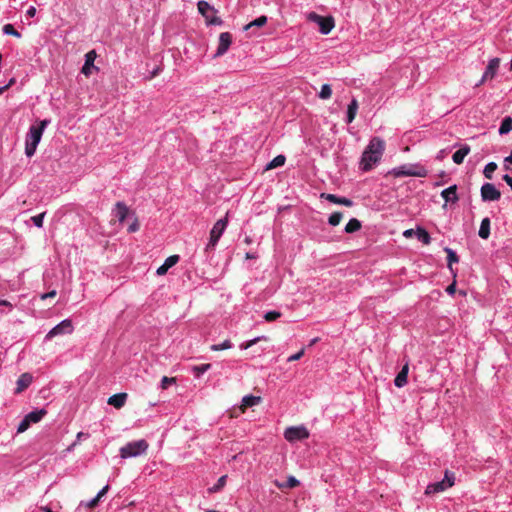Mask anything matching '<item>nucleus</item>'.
Wrapping results in <instances>:
<instances>
[{
  "label": "nucleus",
  "instance_id": "4be33fe9",
  "mask_svg": "<svg viewBox=\"0 0 512 512\" xmlns=\"http://www.w3.org/2000/svg\"><path fill=\"white\" fill-rule=\"evenodd\" d=\"M362 227L361 222L356 218H351L345 226V232L348 234L359 231Z\"/></svg>",
  "mask_w": 512,
  "mask_h": 512
},
{
  "label": "nucleus",
  "instance_id": "e433bc0d",
  "mask_svg": "<svg viewBox=\"0 0 512 512\" xmlns=\"http://www.w3.org/2000/svg\"><path fill=\"white\" fill-rule=\"evenodd\" d=\"M280 317H281V313L279 311H269V312L264 314V319L267 322L275 321V320H277Z\"/></svg>",
  "mask_w": 512,
  "mask_h": 512
},
{
  "label": "nucleus",
  "instance_id": "c9c22d12",
  "mask_svg": "<svg viewBox=\"0 0 512 512\" xmlns=\"http://www.w3.org/2000/svg\"><path fill=\"white\" fill-rule=\"evenodd\" d=\"M3 32L6 35L15 36V37H18V38L21 36V34L14 28V26L12 24L4 25Z\"/></svg>",
  "mask_w": 512,
  "mask_h": 512
},
{
  "label": "nucleus",
  "instance_id": "ea45409f",
  "mask_svg": "<svg viewBox=\"0 0 512 512\" xmlns=\"http://www.w3.org/2000/svg\"><path fill=\"white\" fill-rule=\"evenodd\" d=\"M45 212L40 213L39 215L33 216L31 220L33 221L34 225L41 228L43 226V219L45 217Z\"/></svg>",
  "mask_w": 512,
  "mask_h": 512
},
{
  "label": "nucleus",
  "instance_id": "49530a36",
  "mask_svg": "<svg viewBox=\"0 0 512 512\" xmlns=\"http://www.w3.org/2000/svg\"><path fill=\"white\" fill-rule=\"evenodd\" d=\"M260 339H261L260 337H257L255 339H252L250 341H247V342L241 344V349H248V348H250L251 346L256 344Z\"/></svg>",
  "mask_w": 512,
  "mask_h": 512
},
{
  "label": "nucleus",
  "instance_id": "cd10ccee",
  "mask_svg": "<svg viewBox=\"0 0 512 512\" xmlns=\"http://www.w3.org/2000/svg\"><path fill=\"white\" fill-rule=\"evenodd\" d=\"M285 161H286V158L284 155H278L267 164L266 170H271V169L283 166Z\"/></svg>",
  "mask_w": 512,
  "mask_h": 512
},
{
  "label": "nucleus",
  "instance_id": "72a5a7b5",
  "mask_svg": "<svg viewBox=\"0 0 512 512\" xmlns=\"http://www.w3.org/2000/svg\"><path fill=\"white\" fill-rule=\"evenodd\" d=\"M226 480H227L226 475L221 476L218 479L217 483L209 489L210 492L215 493V492H218L219 490H221L225 486Z\"/></svg>",
  "mask_w": 512,
  "mask_h": 512
},
{
  "label": "nucleus",
  "instance_id": "a878e982",
  "mask_svg": "<svg viewBox=\"0 0 512 512\" xmlns=\"http://www.w3.org/2000/svg\"><path fill=\"white\" fill-rule=\"evenodd\" d=\"M512 131V117H505L500 125L499 134L504 135Z\"/></svg>",
  "mask_w": 512,
  "mask_h": 512
},
{
  "label": "nucleus",
  "instance_id": "0e129e2a",
  "mask_svg": "<svg viewBox=\"0 0 512 512\" xmlns=\"http://www.w3.org/2000/svg\"><path fill=\"white\" fill-rule=\"evenodd\" d=\"M505 162H510L512 163V151H511V154L505 158Z\"/></svg>",
  "mask_w": 512,
  "mask_h": 512
},
{
  "label": "nucleus",
  "instance_id": "b1692460",
  "mask_svg": "<svg viewBox=\"0 0 512 512\" xmlns=\"http://www.w3.org/2000/svg\"><path fill=\"white\" fill-rule=\"evenodd\" d=\"M47 414V411L44 409L35 410L26 415V418L29 420L30 423H37L39 422L45 415Z\"/></svg>",
  "mask_w": 512,
  "mask_h": 512
},
{
  "label": "nucleus",
  "instance_id": "2f4dec72",
  "mask_svg": "<svg viewBox=\"0 0 512 512\" xmlns=\"http://www.w3.org/2000/svg\"><path fill=\"white\" fill-rule=\"evenodd\" d=\"M496 169H497V164L495 162L488 163L485 166L484 171H483L485 178L492 179L493 173L495 172Z\"/></svg>",
  "mask_w": 512,
  "mask_h": 512
},
{
  "label": "nucleus",
  "instance_id": "de8ad7c7",
  "mask_svg": "<svg viewBox=\"0 0 512 512\" xmlns=\"http://www.w3.org/2000/svg\"><path fill=\"white\" fill-rule=\"evenodd\" d=\"M139 229V223L138 220L135 219V221L128 227V232H136Z\"/></svg>",
  "mask_w": 512,
  "mask_h": 512
},
{
  "label": "nucleus",
  "instance_id": "a19ab883",
  "mask_svg": "<svg viewBox=\"0 0 512 512\" xmlns=\"http://www.w3.org/2000/svg\"><path fill=\"white\" fill-rule=\"evenodd\" d=\"M30 422L29 420L26 418V416L24 417V419L20 422L18 428H17V433H23L25 432L29 426H30Z\"/></svg>",
  "mask_w": 512,
  "mask_h": 512
},
{
  "label": "nucleus",
  "instance_id": "9d476101",
  "mask_svg": "<svg viewBox=\"0 0 512 512\" xmlns=\"http://www.w3.org/2000/svg\"><path fill=\"white\" fill-rule=\"evenodd\" d=\"M501 197L500 191L492 183H485L481 187V198L483 201H496Z\"/></svg>",
  "mask_w": 512,
  "mask_h": 512
},
{
  "label": "nucleus",
  "instance_id": "f8f14e48",
  "mask_svg": "<svg viewBox=\"0 0 512 512\" xmlns=\"http://www.w3.org/2000/svg\"><path fill=\"white\" fill-rule=\"evenodd\" d=\"M500 65V59L499 58H493L489 61L488 66L484 72V75L480 81V84H482L487 79H492L497 73V70Z\"/></svg>",
  "mask_w": 512,
  "mask_h": 512
},
{
  "label": "nucleus",
  "instance_id": "603ef678",
  "mask_svg": "<svg viewBox=\"0 0 512 512\" xmlns=\"http://www.w3.org/2000/svg\"><path fill=\"white\" fill-rule=\"evenodd\" d=\"M56 294H57L56 290H52V291H50L48 293H45V294L41 295V299L45 300L47 298H53V297L56 296Z\"/></svg>",
  "mask_w": 512,
  "mask_h": 512
},
{
  "label": "nucleus",
  "instance_id": "3c124183",
  "mask_svg": "<svg viewBox=\"0 0 512 512\" xmlns=\"http://www.w3.org/2000/svg\"><path fill=\"white\" fill-rule=\"evenodd\" d=\"M109 490V485H106L105 487H103L99 492L98 494L96 495V497L100 500Z\"/></svg>",
  "mask_w": 512,
  "mask_h": 512
},
{
  "label": "nucleus",
  "instance_id": "338daca9",
  "mask_svg": "<svg viewBox=\"0 0 512 512\" xmlns=\"http://www.w3.org/2000/svg\"><path fill=\"white\" fill-rule=\"evenodd\" d=\"M246 258H247V259H252V258H255V256H254V255H252V254H250V253H247V254H246Z\"/></svg>",
  "mask_w": 512,
  "mask_h": 512
},
{
  "label": "nucleus",
  "instance_id": "6e6552de",
  "mask_svg": "<svg viewBox=\"0 0 512 512\" xmlns=\"http://www.w3.org/2000/svg\"><path fill=\"white\" fill-rule=\"evenodd\" d=\"M284 437L288 442H295L309 437V432L304 426H291L284 432Z\"/></svg>",
  "mask_w": 512,
  "mask_h": 512
},
{
  "label": "nucleus",
  "instance_id": "774afa93",
  "mask_svg": "<svg viewBox=\"0 0 512 512\" xmlns=\"http://www.w3.org/2000/svg\"><path fill=\"white\" fill-rule=\"evenodd\" d=\"M14 83H15V79H14V78H12V79L9 81V83H8L7 85H9V87H10V86H12Z\"/></svg>",
  "mask_w": 512,
  "mask_h": 512
},
{
  "label": "nucleus",
  "instance_id": "ddd939ff",
  "mask_svg": "<svg viewBox=\"0 0 512 512\" xmlns=\"http://www.w3.org/2000/svg\"><path fill=\"white\" fill-rule=\"evenodd\" d=\"M32 381H33L32 374H30L28 372L21 374L16 382L17 387L15 390V393L16 394L22 393L24 390H26L31 385Z\"/></svg>",
  "mask_w": 512,
  "mask_h": 512
},
{
  "label": "nucleus",
  "instance_id": "5701e85b",
  "mask_svg": "<svg viewBox=\"0 0 512 512\" xmlns=\"http://www.w3.org/2000/svg\"><path fill=\"white\" fill-rule=\"evenodd\" d=\"M115 206H116V210H117L118 220H119V222L122 223L126 219L128 213H129V209L126 206V204L123 202H117Z\"/></svg>",
  "mask_w": 512,
  "mask_h": 512
},
{
  "label": "nucleus",
  "instance_id": "7ed1b4c3",
  "mask_svg": "<svg viewBox=\"0 0 512 512\" xmlns=\"http://www.w3.org/2000/svg\"><path fill=\"white\" fill-rule=\"evenodd\" d=\"M148 447L149 444L144 439L129 442L125 446L120 448V456L124 459L130 457H137L141 454L146 453Z\"/></svg>",
  "mask_w": 512,
  "mask_h": 512
},
{
  "label": "nucleus",
  "instance_id": "052dcab7",
  "mask_svg": "<svg viewBox=\"0 0 512 512\" xmlns=\"http://www.w3.org/2000/svg\"><path fill=\"white\" fill-rule=\"evenodd\" d=\"M274 484L276 487H278L279 489H285V483H281L277 480L274 481Z\"/></svg>",
  "mask_w": 512,
  "mask_h": 512
},
{
  "label": "nucleus",
  "instance_id": "6e6d98bb",
  "mask_svg": "<svg viewBox=\"0 0 512 512\" xmlns=\"http://www.w3.org/2000/svg\"><path fill=\"white\" fill-rule=\"evenodd\" d=\"M503 180L510 186L512 190V177H510L508 174L503 176Z\"/></svg>",
  "mask_w": 512,
  "mask_h": 512
},
{
  "label": "nucleus",
  "instance_id": "412c9836",
  "mask_svg": "<svg viewBox=\"0 0 512 512\" xmlns=\"http://www.w3.org/2000/svg\"><path fill=\"white\" fill-rule=\"evenodd\" d=\"M479 237L482 239H488L490 236V219L488 217L482 219L479 229Z\"/></svg>",
  "mask_w": 512,
  "mask_h": 512
},
{
  "label": "nucleus",
  "instance_id": "7c9ffc66",
  "mask_svg": "<svg viewBox=\"0 0 512 512\" xmlns=\"http://www.w3.org/2000/svg\"><path fill=\"white\" fill-rule=\"evenodd\" d=\"M418 241H421L423 244L428 245L431 242V237L429 233L424 229L418 226Z\"/></svg>",
  "mask_w": 512,
  "mask_h": 512
},
{
  "label": "nucleus",
  "instance_id": "680f3d73",
  "mask_svg": "<svg viewBox=\"0 0 512 512\" xmlns=\"http://www.w3.org/2000/svg\"><path fill=\"white\" fill-rule=\"evenodd\" d=\"M318 341H319V338H318V337L313 338V339L310 341L309 346H313V345H315Z\"/></svg>",
  "mask_w": 512,
  "mask_h": 512
},
{
  "label": "nucleus",
  "instance_id": "e2e57ef3",
  "mask_svg": "<svg viewBox=\"0 0 512 512\" xmlns=\"http://www.w3.org/2000/svg\"><path fill=\"white\" fill-rule=\"evenodd\" d=\"M43 512H53L50 508L46 507V506H42L40 508Z\"/></svg>",
  "mask_w": 512,
  "mask_h": 512
},
{
  "label": "nucleus",
  "instance_id": "4d7b16f0",
  "mask_svg": "<svg viewBox=\"0 0 512 512\" xmlns=\"http://www.w3.org/2000/svg\"><path fill=\"white\" fill-rule=\"evenodd\" d=\"M36 14V8L35 7H30L28 10H27V16L29 17H34Z\"/></svg>",
  "mask_w": 512,
  "mask_h": 512
},
{
  "label": "nucleus",
  "instance_id": "f704fd0d",
  "mask_svg": "<svg viewBox=\"0 0 512 512\" xmlns=\"http://www.w3.org/2000/svg\"><path fill=\"white\" fill-rule=\"evenodd\" d=\"M231 347H232V344H231L230 340H225L221 344L211 345L210 349L213 351H220V350L230 349Z\"/></svg>",
  "mask_w": 512,
  "mask_h": 512
},
{
  "label": "nucleus",
  "instance_id": "39448f33",
  "mask_svg": "<svg viewBox=\"0 0 512 512\" xmlns=\"http://www.w3.org/2000/svg\"><path fill=\"white\" fill-rule=\"evenodd\" d=\"M199 13L205 18L208 25H221L222 20L216 15L217 10L208 2L201 0L197 4Z\"/></svg>",
  "mask_w": 512,
  "mask_h": 512
},
{
  "label": "nucleus",
  "instance_id": "69168bd1",
  "mask_svg": "<svg viewBox=\"0 0 512 512\" xmlns=\"http://www.w3.org/2000/svg\"><path fill=\"white\" fill-rule=\"evenodd\" d=\"M9 88V85L0 88V94Z\"/></svg>",
  "mask_w": 512,
  "mask_h": 512
},
{
  "label": "nucleus",
  "instance_id": "dca6fc26",
  "mask_svg": "<svg viewBox=\"0 0 512 512\" xmlns=\"http://www.w3.org/2000/svg\"><path fill=\"white\" fill-rule=\"evenodd\" d=\"M126 399V393H118L110 396L107 402L109 405L115 407L116 409H120L125 405Z\"/></svg>",
  "mask_w": 512,
  "mask_h": 512
},
{
  "label": "nucleus",
  "instance_id": "09e8293b",
  "mask_svg": "<svg viewBox=\"0 0 512 512\" xmlns=\"http://www.w3.org/2000/svg\"><path fill=\"white\" fill-rule=\"evenodd\" d=\"M99 501L100 500L97 497H95L87 503V507L89 509H94L98 505Z\"/></svg>",
  "mask_w": 512,
  "mask_h": 512
},
{
  "label": "nucleus",
  "instance_id": "20e7f679",
  "mask_svg": "<svg viewBox=\"0 0 512 512\" xmlns=\"http://www.w3.org/2000/svg\"><path fill=\"white\" fill-rule=\"evenodd\" d=\"M307 20L318 24L319 30L322 34H329L335 26V21L332 16H321L316 12H310L307 14Z\"/></svg>",
  "mask_w": 512,
  "mask_h": 512
},
{
  "label": "nucleus",
  "instance_id": "37998d69",
  "mask_svg": "<svg viewBox=\"0 0 512 512\" xmlns=\"http://www.w3.org/2000/svg\"><path fill=\"white\" fill-rule=\"evenodd\" d=\"M394 175L395 176H403V175L415 176L416 171H414V170L405 171L403 168H399V169L394 170Z\"/></svg>",
  "mask_w": 512,
  "mask_h": 512
},
{
  "label": "nucleus",
  "instance_id": "423d86ee",
  "mask_svg": "<svg viewBox=\"0 0 512 512\" xmlns=\"http://www.w3.org/2000/svg\"><path fill=\"white\" fill-rule=\"evenodd\" d=\"M455 477L453 473L446 471L443 480L430 484L425 490L426 495H434L443 492L454 485Z\"/></svg>",
  "mask_w": 512,
  "mask_h": 512
},
{
  "label": "nucleus",
  "instance_id": "bb28decb",
  "mask_svg": "<svg viewBox=\"0 0 512 512\" xmlns=\"http://www.w3.org/2000/svg\"><path fill=\"white\" fill-rule=\"evenodd\" d=\"M267 21H268V18L266 16L262 15V16L258 17L257 19L251 21L247 25H245L244 30L248 31L252 27H262L267 23Z\"/></svg>",
  "mask_w": 512,
  "mask_h": 512
},
{
  "label": "nucleus",
  "instance_id": "c756f323",
  "mask_svg": "<svg viewBox=\"0 0 512 512\" xmlns=\"http://www.w3.org/2000/svg\"><path fill=\"white\" fill-rule=\"evenodd\" d=\"M343 219V213L340 212V211H336L334 213H332L329 218H328V223L331 225V226H337L340 224V222L342 221Z\"/></svg>",
  "mask_w": 512,
  "mask_h": 512
},
{
  "label": "nucleus",
  "instance_id": "0eeeda50",
  "mask_svg": "<svg viewBox=\"0 0 512 512\" xmlns=\"http://www.w3.org/2000/svg\"><path fill=\"white\" fill-rule=\"evenodd\" d=\"M228 224V212L226 213V216L223 219L218 220L211 232H210V239L209 243L207 245V249L213 248L217 242L219 241L220 237L222 236L224 230L226 229Z\"/></svg>",
  "mask_w": 512,
  "mask_h": 512
},
{
  "label": "nucleus",
  "instance_id": "c85d7f7f",
  "mask_svg": "<svg viewBox=\"0 0 512 512\" xmlns=\"http://www.w3.org/2000/svg\"><path fill=\"white\" fill-rule=\"evenodd\" d=\"M444 251L447 253V261H448V267L450 270H452V264L457 263L459 261V258L457 254L450 248L446 247Z\"/></svg>",
  "mask_w": 512,
  "mask_h": 512
},
{
  "label": "nucleus",
  "instance_id": "9b49d317",
  "mask_svg": "<svg viewBox=\"0 0 512 512\" xmlns=\"http://www.w3.org/2000/svg\"><path fill=\"white\" fill-rule=\"evenodd\" d=\"M232 43V35L229 32H222L219 35V43L214 57H220L224 55Z\"/></svg>",
  "mask_w": 512,
  "mask_h": 512
},
{
  "label": "nucleus",
  "instance_id": "4468645a",
  "mask_svg": "<svg viewBox=\"0 0 512 512\" xmlns=\"http://www.w3.org/2000/svg\"><path fill=\"white\" fill-rule=\"evenodd\" d=\"M96 56L97 55L95 50H91L85 55V63L81 69V72L87 77L90 76L92 69L95 68L94 61Z\"/></svg>",
  "mask_w": 512,
  "mask_h": 512
},
{
  "label": "nucleus",
  "instance_id": "864d4df0",
  "mask_svg": "<svg viewBox=\"0 0 512 512\" xmlns=\"http://www.w3.org/2000/svg\"><path fill=\"white\" fill-rule=\"evenodd\" d=\"M446 291H447L449 294H453V293H455V291H456V282L454 281L453 283H451V284L446 288Z\"/></svg>",
  "mask_w": 512,
  "mask_h": 512
},
{
  "label": "nucleus",
  "instance_id": "6ab92c4d",
  "mask_svg": "<svg viewBox=\"0 0 512 512\" xmlns=\"http://www.w3.org/2000/svg\"><path fill=\"white\" fill-rule=\"evenodd\" d=\"M408 371H409V365L406 363L401 371L397 374L394 383L397 387H403L407 383V377H408Z\"/></svg>",
  "mask_w": 512,
  "mask_h": 512
},
{
  "label": "nucleus",
  "instance_id": "c03bdc74",
  "mask_svg": "<svg viewBox=\"0 0 512 512\" xmlns=\"http://www.w3.org/2000/svg\"><path fill=\"white\" fill-rule=\"evenodd\" d=\"M210 367H211L210 364H202V365H199V366H195L193 368V370L196 373V375L199 376L200 374L206 372Z\"/></svg>",
  "mask_w": 512,
  "mask_h": 512
},
{
  "label": "nucleus",
  "instance_id": "aec40b11",
  "mask_svg": "<svg viewBox=\"0 0 512 512\" xmlns=\"http://www.w3.org/2000/svg\"><path fill=\"white\" fill-rule=\"evenodd\" d=\"M469 152H470V147L468 145L462 146L459 150L454 152V154L452 155L453 162L458 165L462 164L464 161V158L469 154Z\"/></svg>",
  "mask_w": 512,
  "mask_h": 512
},
{
  "label": "nucleus",
  "instance_id": "f03ea898",
  "mask_svg": "<svg viewBox=\"0 0 512 512\" xmlns=\"http://www.w3.org/2000/svg\"><path fill=\"white\" fill-rule=\"evenodd\" d=\"M48 123H49V121L45 119V120L40 121L38 126L30 127L29 133L27 135L26 147H25V153L28 157H31L34 155L37 145L41 140L43 131Z\"/></svg>",
  "mask_w": 512,
  "mask_h": 512
},
{
  "label": "nucleus",
  "instance_id": "5fc2aeb1",
  "mask_svg": "<svg viewBox=\"0 0 512 512\" xmlns=\"http://www.w3.org/2000/svg\"><path fill=\"white\" fill-rule=\"evenodd\" d=\"M414 234H416V231L414 229H407L406 231H404L403 235L406 237V238H410L412 237Z\"/></svg>",
  "mask_w": 512,
  "mask_h": 512
},
{
  "label": "nucleus",
  "instance_id": "58836bf2",
  "mask_svg": "<svg viewBox=\"0 0 512 512\" xmlns=\"http://www.w3.org/2000/svg\"><path fill=\"white\" fill-rule=\"evenodd\" d=\"M176 383V378L175 377H167V376H164L161 380V388L163 390L167 389L171 384H174Z\"/></svg>",
  "mask_w": 512,
  "mask_h": 512
},
{
  "label": "nucleus",
  "instance_id": "79ce46f5",
  "mask_svg": "<svg viewBox=\"0 0 512 512\" xmlns=\"http://www.w3.org/2000/svg\"><path fill=\"white\" fill-rule=\"evenodd\" d=\"M300 482L293 476H289L287 482H285V488H295L299 486Z\"/></svg>",
  "mask_w": 512,
  "mask_h": 512
},
{
  "label": "nucleus",
  "instance_id": "4c0bfd02",
  "mask_svg": "<svg viewBox=\"0 0 512 512\" xmlns=\"http://www.w3.org/2000/svg\"><path fill=\"white\" fill-rule=\"evenodd\" d=\"M179 261V255H171L169 256L165 262L163 263L168 269L176 265Z\"/></svg>",
  "mask_w": 512,
  "mask_h": 512
},
{
  "label": "nucleus",
  "instance_id": "2eb2a0df",
  "mask_svg": "<svg viewBox=\"0 0 512 512\" xmlns=\"http://www.w3.org/2000/svg\"><path fill=\"white\" fill-rule=\"evenodd\" d=\"M321 198L323 199H326L327 201L331 202V203H334V204H339V205H344L346 207H351L353 205V201L346 198V197H339L335 194H329V193H322L320 195Z\"/></svg>",
  "mask_w": 512,
  "mask_h": 512
},
{
  "label": "nucleus",
  "instance_id": "f257e3e1",
  "mask_svg": "<svg viewBox=\"0 0 512 512\" xmlns=\"http://www.w3.org/2000/svg\"><path fill=\"white\" fill-rule=\"evenodd\" d=\"M385 149V143L378 137L370 140L368 146L362 154L360 167L364 171L372 169L373 165L380 161Z\"/></svg>",
  "mask_w": 512,
  "mask_h": 512
},
{
  "label": "nucleus",
  "instance_id": "473e14b6",
  "mask_svg": "<svg viewBox=\"0 0 512 512\" xmlns=\"http://www.w3.org/2000/svg\"><path fill=\"white\" fill-rule=\"evenodd\" d=\"M332 95V89L329 84H323L321 87V91L319 93V97L321 99H329Z\"/></svg>",
  "mask_w": 512,
  "mask_h": 512
},
{
  "label": "nucleus",
  "instance_id": "f3484780",
  "mask_svg": "<svg viewBox=\"0 0 512 512\" xmlns=\"http://www.w3.org/2000/svg\"><path fill=\"white\" fill-rule=\"evenodd\" d=\"M261 400L262 399L259 396H253V395L244 396L242 399V404L240 406L241 412L244 413L247 408L260 404Z\"/></svg>",
  "mask_w": 512,
  "mask_h": 512
},
{
  "label": "nucleus",
  "instance_id": "a18cd8bd",
  "mask_svg": "<svg viewBox=\"0 0 512 512\" xmlns=\"http://www.w3.org/2000/svg\"><path fill=\"white\" fill-rule=\"evenodd\" d=\"M305 353V348H302L299 352H297L296 354H293L291 355L287 361L288 362H293V361H298L299 359H301V357L304 355Z\"/></svg>",
  "mask_w": 512,
  "mask_h": 512
},
{
  "label": "nucleus",
  "instance_id": "bf43d9fd",
  "mask_svg": "<svg viewBox=\"0 0 512 512\" xmlns=\"http://www.w3.org/2000/svg\"><path fill=\"white\" fill-rule=\"evenodd\" d=\"M0 305L7 306L9 308H12V304L7 300L0 299Z\"/></svg>",
  "mask_w": 512,
  "mask_h": 512
},
{
  "label": "nucleus",
  "instance_id": "a211bd4d",
  "mask_svg": "<svg viewBox=\"0 0 512 512\" xmlns=\"http://www.w3.org/2000/svg\"><path fill=\"white\" fill-rule=\"evenodd\" d=\"M441 196L443 197L445 202H452V203L457 202L458 201L457 186L456 185H452V186L444 189L441 192Z\"/></svg>",
  "mask_w": 512,
  "mask_h": 512
},
{
  "label": "nucleus",
  "instance_id": "13d9d810",
  "mask_svg": "<svg viewBox=\"0 0 512 512\" xmlns=\"http://www.w3.org/2000/svg\"><path fill=\"white\" fill-rule=\"evenodd\" d=\"M426 174H427L426 169H424L422 167H418V177H425Z\"/></svg>",
  "mask_w": 512,
  "mask_h": 512
},
{
  "label": "nucleus",
  "instance_id": "393cba45",
  "mask_svg": "<svg viewBox=\"0 0 512 512\" xmlns=\"http://www.w3.org/2000/svg\"><path fill=\"white\" fill-rule=\"evenodd\" d=\"M358 110V102L356 99H352L351 103L348 105L347 109V122L351 123L356 116Z\"/></svg>",
  "mask_w": 512,
  "mask_h": 512
},
{
  "label": "nucleus",
  "instance_id": "1a4fd4ad",
  "mask_svg": "<svg viewBox=\"0 0 512 512\" xmlns=\"http://www.w3.org/2000/svg\"><path fill=\"white\" fill-rule=\"evenodd\" d=\"M73 324L70 319H65L52 328L46 335L47 339H51L58 335L71 334L73 332Z\"/></svg>",
  "mask_w": 512,
  "mask_h": 512
},
{
  "label": "nucleus",
  "instance_id": "8fccbe9b",
  "mask_svg": "<svg viewBox=\"0 0 512 512\" xmlns=\"http://www.w3.org/2000/svg\"><path fill=\"white\" fill-rule=\"evenodd\" d=\"M168 270L169 269L164 264H162L160 267H158L156 273H157V275L162 276V275H165Z\"/></svg>",
  "mask_w": 512,
  "mask_h": 512
}]
</instances>
